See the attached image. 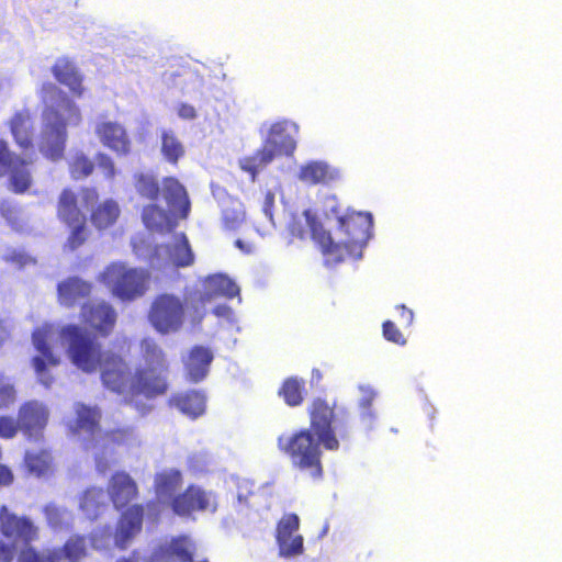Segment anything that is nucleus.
<instances>
[{"instance_id": "obj_1", "label": "nucleus", "mask_w": 562, "mask_h": 562, "mask_svg": "<svg viewBox=\"0 0 562 562\" xmlns=\"http://www.w3.org/2000/svg\"><path fill=\"white\" fill-rule=\"evenodd\" d=\"M310 427L294 431L290 436L278 437V448L289 457L292 465L307 473L314 480L324 474L322 446L336 451L340 447L339 437L346 438L348 429L336 414V404L317 396L307 406Z\"/></svg>"}, {"instance_id": "obj_2", "label": "nucleus", "mask_w": 562, "mask_h": 562, "mask_svg": "<svg viewBox=\"0 0 562 562\" xmlns=\"http://www.w3.org/2000/svg\"><path fill=\"white\" fill-rule=\"evenodd\" d=\"M59 336L68 344L67 355L71 362L87 373L100 370L105 389L116 394H128L132 370L125 358L113 351H102V346L78 325H66Z\"/></svg>"}, {"instance_id": "obj_3", "label": "nucleus", "mask_w": 562, "mask_h": 562, "mask_svg": "<svg viewBox=\"0 0 562 562\" xmlns=\"http://www.w3.org/2000/svg\"><path fill=\"white\" fill-rule=\"evenodd\" d=\"M41 99L44 109L41 114L38 150L46 159L58 161L65 156L67 127L81 122V112L75 101L52 82L42 85Z\"/></svg>"}, {"instance_id": "obj_4", "label": "nucleus", "mask_w": 562, "mask_h": 562, "mask_svg": "<svg viewBox=\"0 0 562 562\" xmlns=\"http://www.w3.org/2000/svg\"><path fill=\"white\" fill-rule=\"evenodd\" d=\"M106 491L115 509L125 508L119 518L114 533L115 546L123 550L142 531L145 508L142 504L128 506L138 496V486L125 471H116L111 475Z\"/></svg>"}, {"instance_id": "obj_5", "label": "nucleus", "mask_w": 562, "mask_h": 562, "mask_svg": "<svg viewBox=\"0 0 562 562\" xmlns=\"http://www.w3.org/2000/svg\"><path fill=\"white\" fill-rule=\"evenodd\" d=\"M140 363L136 367L130 389L131 400L144 396L153 400L168 391L167 356L154 338L145 337L139 342Z\"/></svg>"}, {"instance_id": "obj_6", "label": "nucleus", "mask_w": 562, "mask_h": 562, "mask_svg": "<svg viewBox=\"0 0 562 562\" xmlns=\"http://www.w3.org/2000/svg\"><path fill=\"white\" fill-rule=\"evenodd\" d=\"M0 532L11 540H0V562H12L16 554V542L29 548V544L38 539V528L26 516L11 513L5 505L0 506Z\"/></svg>"}, {"instance_id": "obj_7", "label": "nucleus", "mask_w": 562, "mask_h": 562, "mask_svg": "<svg viewBox=\"0 0 562 562\" xmlns=\"http://www.w3.org/2000/svg\"><path fill=\"white\" fill-rule=\"evenodd\" d=\"M186 319L183 300L172 293L157 294L148 308L147 321L160 335L179 331Z\"/></svg>"}, {"instance_id": "obj_8", "label": "nucleus", "mask_w": 562, "mask_h": 562, "mask_svg": "<svg viewBox=\"0 0 562 562\" xmlns=\"http://www.w3.org/2000/svg\"><path fill=\"white\" fill-rule=\"evenodd\" d=\"M101 278L115 296L132 301L146 292L149 276L145 271L126 268L121 263H111Z\"/></svg>"}, {"instance_id": "obj_9", "label": "nucleus", "mask_w": 562, "mask_h": 562, "mask_svg": "<svg viewBox=\"0 0 562 562\" xmlns=\"http://www.w3.org/2000/svg\"><path fill=\"white\" fill-rule=\"evenodd\" d=\"M30 156L22 157L12 151L4 139H0V178L8 177L10 190L16 194L26 192L32 186L29 166L33 164Z\"/></svg>"}, {"instance_id": "obj_10", "label": "nucleus", "mask_w": 562, "mask_h": 562, "mask_svg": "<svg viewBox=\"0 0 562 562\" xmlns=\"http://www.w3.org/2000/svg\"><path fill=\"white\" fill-rule=\"evenodd\" d=\"M88 555V544L85 536H70L61 548H55L42 553L33 547L21 550L16 562H81Z\"/></svg>"}, {"instance_id": "obj_11", "label": "nucleus", "mask_w": 562, "mask_h": 562, "mask_svg": "<svg viewBox=\"0 0 562 562\" xmlns=\"http://www.w3.org/2000/svg\"><path fill=\"white\" fill-rule=\"evenodd\" d=\"M340 246H366L373 235L371 213L348 211L337 217Z\"/></svg>"}, {"instance_id": "obj_12", "label": "nucleus", "mask_w": 562, "mask_h": 562, "mask_svg": "<svg viewBox=\"0 0 562 562\" xmlns=\"http://www.w3.org/2000/svg\"><path fill=\"white\" fill-rule=\"evenodd\" d=\"M170 508L175 515L189 518L194 513L217 510L216 494L196 484H189L181 493L171 498Z\"/></svg>"}, {"instance_id": "obj_13", "label": "nucleus", "mask_w": 562, "mask_h": 562, "mask_svg": "<svg viewBox=\"0 0 562 562\" xmlns=\"http://www.w3.org/2000/svg\"><path fill=\"white\" fill-rule=\"evenodd\" d=\"M55 330L52 325H43L36 328L32 334V340L35 349L41 353L32 359V364L38 381L46 387H49L55 378L49 368L59 366L60 359L54 355L49 340L54 337Z\"/></svg>"}, {"instance_id": "obj_14", "label": "nucleus", "mask_w": 562, "mask_h": 562, "mask_svg": "<svg viewBox=\"0 0 562 562\" xmlns=\"http://www.w3.org/2000/svg\"><path fill=\"white\" fill-rule=\"evenodd\" d=\"M116 312L104 301H89L81 306V323L101 337H108L114 330Z\"/></svg>"}, {"instance_id": "obj_15", "label": "nucleus", "mask_w": 562, "mask_h": 562, "mask_svg": "<svg viewBox=\"0 0 562 562\" xmlns=\"http://www.w3.org/2000/svg\"><path fill=\"white\" fill-rule=\"evenodd\" d=\"M299 527V516L293 513L283 515L278 521L276 540L280 555L290 558L303 553L304 540L301 535L296 533Z\"/></svg>"}, {"instance_id": "obj_16", "label": "nucleus", "mask_w": 562, "mask_h": 562, "mask_svg": "<svg viewBox=\"0 0 562 562\" xmlns=\"http://www.w3.org/2000/svg\"><path fill=\"white\" fill-rule=\"evenodd\" d=\"M48 411L46 406L36 401L31 400L24 402L18 411V423L20 430L29 439L42 436L48 423Z\"/></svg>"}, {"instance_id": "obj_17", "label": "nucleus", "mask_w": 562, "mask_h": 562, "mask_svg": "<svg viewBox=\"0 0 562 562\" xmlns=\"http://www.w3.org/2000/svg\"><path fill=\"white\" fill-rule=\"evenodd\" d=\"M94 132L101 144L116 156H128L132 153V139L125 127L119 122L101 121L97 123Z\"/></svg>"}, {"instance_id": "obj_18", "label": "nucleus", "mask_w": 562, "mask_h": 562, "mask_svg": "<svg viewBox=\"0 0 562 562\" xmlns=\"http://www.w3.org/2000/svg\"><path fill=\"white\" fill-rule=\"evenodd\" d=\"M162 198L168 210L179 220H187L191 212V201L186 187L173 176L161 180Z\"/></svg>"}, {"instance_id": "obj_19", "label": "nucleus", "mask_w": 562, "mask_h": 562, "mask_svg": "<svg viewBox=\"0 0 562 562\" xmlns=\"http://www.w3.org/2000/svg\"><path fill=\"white\" fill-rule=\"evenodd\" d=\"M50 71L58 83L68 88L72 97L81 98L83 95V76L70 57H58Z\"/></svg>"}, {"instance_id": "obj_20", "label": "nucleus", "mask_w": 562, "mask_h": 562, "mask_svg": "<svg viewBox=\"0 0 562 562\" xmlns=\"http://www.w3.org/2000/svg\"><path fill=\"white\" fill-rule=\"evenodd\" d=\"M239 286L227 276L217 273L203 279L202 291L196 301L204 305L216 297L234 299L239 296Z\"/></svg>"}, {"instance_id": "obj_21", "label": "nucleus", "mask_w": 562, "mask_h": 562, "mask_svg": "<svg viewBox=\"0 0 562 562\" xmlns=\"http://www.w3.org/2000/svg\"><path fill=\"white\" fill-rule=\"evenodd\" d=\"M339 178V170L324 160H310L300 167L297 173V179L307 186H327Z\"/></svg>"}, {"instance_id": "obj_22", "label": "nucleus", "mask_w": 562, "mask_h": 562, "mask_svg": "<svg viewBox=\"0 0 562 562\" xmlns=\"http://www.w3.org/2000/svg\"><path fill=\"white\" fill-rule=\"evenodd\" d=\"M195 546L186 537L171 539L166 547L158 548L150 557L149 562H169L176 558L179 562H210L207 559L194 561Z\"/></svg>"}, {"instance_id": "obj_23", "label": "nucleus", "mask_w": 562, "mask_h": 562, "mask_svg": "<svg viewBox=\"0 0 562 562\" xmlns=\"http://www.w3.org/2000/svg\"><path fill=\"white\" fill-rule=\"evenodd\" d=\"M9 128L16 146L26 155L34 153V123L27 111L15 112L9 122Z\"/></svg>"}, {"instance_id": "obj_24", "label": "nucleus", "mask_w": 562, "mask_h": 562, "mask_svg": "<svg viewBox=\"0 0 562 562\" xmlns=\"http://www.w3.org/2000/svg\"><path fill=\"white\" fill-rule=\"evenodd\" d=\"M213 352L210 348L193 346L184 361V370L189 381L198 383L205 379L213 361Z\"/></svg>"}, {"instance_id": "obj_25", "label": "nucleus", "mask_w": 562, "mask_h": 562, "mask_svg": "<svg viewBox=\"0 0 562 562\" xmlns=\"http://www.w3.org/2000/svg\"><path fill=\"white\" fill-rule=\"evenodd\" d=\"M178 217L170 211H166L157 204H147L142 211V221L145 227L158 234H168L175 231L178 225Z\"/></svg>"}, {"instance_id": "obj_26", "label": "nucleus", "mask_w": 562, "mask_h": 562, "mask_svg": "<svg viewBox=\"0 0 562 562\" xmlns=\"http://www.w3.org/2000/svg\"><path fill=\"white\" fill-rule=\"evenodd\" d=\"M183 484L182 472L178 469H165L155 474L154 491L157 498L161 502H168L175 497Z\"/></svg>"}, {"instance_id": "obj_27", "label": "nucleus", "mask_w": 562, "mask_h": 562, "mask_svg": "<svg viewBox=\"0 0 562 562\" xmlns=\"http://www.w3.org/2000/svg\"><path fill=\"white\" fill-rule=\"evenodd\" d=\"M168 404L179 409L183 415L194 419L204 414L206 397L200 391H187L171 395Z\"/></svg>"}, {"instance_id": "obj_28", "label": "nucleus", "mask_w": 562, "mask_h": 562, "mask_svg": "<svg viewBox=\"0 0 562 562\" xmlns=\"http://www.w3.org/2000/svg\"><path fill=\"white\" fill-rule=\"evenodd\" d=\"M121 216V207L116 200L109 198L98 203L90 211V222L100 233L113 227Z\"/></svg>"}, {"instance_id": "obj_29", "label": "nucleus", "mask_w": 562, "mask_h": 562, "mask_svg": "<svg viewBox=\"0 0 562 562\" xmlns=\"http://www.w3.org/2000/svg\"><path fill=\"white\" fill-rule=\"evenodd\" d=\"M76 418L69 428L72 434L86 431L93 435L100 428L101 411L97 406H89L83 403L75 405Z\"/></svg>"}, {"instance_id": "obj_30", "label": "nucleus", "mask_w": 562, "mask_h": 562, "mask_svg": "<svg viewBox=\"0 0 562 562\" xmlns=\"http://www.w3.org/2000/svg\"><path fill=\"white\" fill-rule=\"evenodd\" d=\"M91 284L79 278L72 277L58 283V300L65 306H74L75 303L88 297L91 293Z\"/></svg>"}, {"instance_id": "obj_31", "label": "nucleus", "mask_w": 562, "mask_h": 562, "mask_svg": "<svg viewBox=\"0 0 562 562\" xmlns=\"http://www.w3.org/2000/svg\"><path fill=\"white\" fill-rule=\"evenodd\" d=\"M56 216L64 225L86 216L79 207L78 194L71 188L61 190L56 204Z\"/></svg>"}, {"instance_id": "obj_32", "label": "nucleus", "mask_w": 562, "mask_h": 562, "mask_svg": "<svg viewBox=\"0 0 562 562\" xmlns=\"http://www.w3.org/2000/svg\"><path fill=\"white\" fill-rule=\"evenodd\" d=\"M101 439L102 443L100 446L97 443H91V446L87 445L86 449L99 448L102 452L108 450L113 452L116 447L127 446L135 439L134 428L117 427L110 429L103 432Z\"/></svg>"}, {"instance_id": "obj_33", "label": "nucleus", "mask_w": 562, "mask_h": 562, "mask_svg": "<svg viewBox=\"0 0 562 562\" xmlns=\"http://www.w3.org/2000/svg\"><path fill=\"white\" fill-rule=\"evenodd\" d=\"M278 395L290 407L302 405L306 395L305 380L297 376L284 379L278 390Z\"/></svg>"}, {"instance_id": "obj_34", "label": "nucleus", "mask_w": 562, "mask_h": 562, "mask_svg": "<svg viewBox=\"0 0 562 562\" xmlns=\"http://www.w3.org/2000/svg\"><path fill=\"white\" fill-rule=\"evenodd\" d=\"M303 215L308 226L311 238L317 246H340L338 240H334L331 233L311 210H305Z\"/></svg>"}, {"instance_id": "obj_35", "label": "nucleus", "mask_w": 562, "mask_h": 562, "mask_svg": "<svg viewBox=\"0 0 562 562\" xmlns=\"http://www.w3.org/2000/svg\"><path fill=\"white\" fill-rule=\"evenodd\" d=\"M161 154L171 165H177L184 156L186 148L179 137L172 131L161 133Z\"/></svg>"}, {"instance_id": "obj_36", "label": "nucleus", "mask_w": 562, "mask_h": 562, "mask_svg": "<svg viewBox=\"0 0 562 562\" xmlns=\"http://www.w3.org/2000/svg\"><path fill=\"white\" fill-rule=\"evenodd\" d=\"M136 192L143 199L157 201L160 194V186L156 177L147 172H136L133 176Z\"/></svg>"}, {"instance_id": "obj_37", "label": "nucleus", "mask_w": 562, "mask_h": 562, "mask_svg": "<svg viewBox=\"0 0 562 562\" xmlns=\"http://www.w3.org/2000/svg\"><path fill=\"white\" fill-rule=\"evenodd\" d=\"M67 229L66 246H82L91 240L92 229L87 224V217L65 224Z\"/></svg>"}, {"instance_id": "obj_38", "label": "nucleus", "mask_w": 562, "mask_h": 562, "mask_svg": "<svg viewBox=\"0 0 562 562\" xmlns=\"http://www.w3.org/2000/svg\"><path fill=\"white\" fill-rule=\"evenodd\" d=\"M24 463L27 471L35 476L46 475L50 470L52 458L45 450L26 452Z\"/></svg>"}, {"instance_id": "obj_39", "label": "nucleus", "mask_w": 562, "mask_h": 562, "mask_svg": "<svg viewBox=\"0 0 562 562\" xmlns=\"http://www.w3.org/2000/svg\"><path fill=\"white\" fill-rule=\"evenodd\" d=\"M68 169L74 180L86 179L92 175L94 162L85 153H76L68 162Z\"/></svg>"}, {"instance_id": "obj_40", "label": "nucleus", "mask_w": 562, "mask_h": 562, "mask_svg": "<svg viewBox=\"0 0 562 562\" xmlns=\"http://www.w3.org/2000/svg\"><path fill=\"white\" fill-rule=\"evenodd\" d=\"M18 401L15 384L3 373H0V411H7Z\"/></svg>"}, {"instance_id": "obj_41", "label": "nucleus", "mask_w": 562, "mask_h": 562, "mask_svg": "<svg viewBox=\"0 0 562 562\" xmlns=\"http://www.w3.org/2000/svg\"><path fill=\"white\" fill-rule=\"evenodd\" d=\"M223 225L227 231L237 229L245 220V213L239 206L238 209H224L222 211Z\"/></svg>"}, {"instance_id": "obj_42", "label": "nucleus", "mask_w": 562, "mask_h": 562, "mask_svg": "<svg viewBox=\"0 0 562 562\" xmlns=\"http://www.w3.org/2000/svg\"><path fill=\"white\" fill-rule=\"evenodd\" d=\"M20 431L18 418L10 415H0V438L13 439Z\"/></svg>"}, {"instance_id": "obj_43", "label": "nucleus", "mask_w": 562, "mask_h": 562, "mask_svg": "<svg viewBox=\"0 0 562 562\" xmlns=\"http://www.w3.org/2000/svg\"><path fill=\"white\" fill-rule=\"evenodd\" d=\"M254 155L257 158V161L259 162L261 169L266 168L270 162L273 161L276 156H278L277 146L272 144V142L269 139L263 144V146L259 149H257Z\"/></svg>"}, {"instance_id": "obj_44", "label": "nucleus", "mask_w": 562, "mask_h": 562, "mask_svg": "<svg viewBox=\"0 0 562 562\" xmlns=\"http://www.w3.org/2000/svg\"><path fill=\"white\" fill-rule=\"evenodd\" d=\"M101 490L89 488L85 491L80 497V508L86 512H95L99 507V498L101 496Z\"/></svg>"}, {"instance_id": "obj_45", "label": "nucleus", "mask_w": 562, "mask_h": 562, "mask_svg": "<svg viewBox=\"0 0 562 562\" xmlns=\"http://www.w3.org/2000/svg\"><path fill=\"white\" fill-rule=\"evenodd\" d=\"M383 337L393 344L404 346L406 344V339L401 330L396 327V325L392 321H385L382 324Z\"/></svg>"}, {"instance_id": "obj_46", "label": "nucleus", "mask_w": 562, "mask_h": 562, "mask_svg": "<svg viewBox=\"0 0 562 562\" xmlns=\"http://www.w3.org/2000/svg\"><path fill=\"white\" fill-rule=\"evenodd\" d=\"M94 158L104 178L114 179L116 170L113 159L108 154L101 151L97 153Z\"/></svg>"}, {"instance_id": "obj_47", "label": "nucleus", "mask_w": 562, "mask_h": 562, "mask_svg": "<svg viewBox=\"0 0 562 562\" xmlns=\"http://www.w3.org/2000/svg\"><path fill=\"white\" fill-rule=\"evenodd\" d=\"M270 140L277 146L278 154L280 155L291 156L295 151L296 142L290 135L280 136V139L273 137Z\"/></svg>"}, {"instance_id": "obj_48", "label": "nucleus", "mask_w": 562, "mask_h": 562, "mask_svg": "<svg viewBox=\"0 0 562 562\" xmlns=\"http://www.w3.org/2000/svg\"><path fill=\"white\" fill-rule=\"evenodd\" d=\"M347 248H322L324 265L335 267L345 259V250Z\"/></svg>"}, {"instance_id": "obj_49", "label": "nucleus", "mask_w": 562, "mask_h": 562, "mask_svg": "<svg viewBox=\"0 0 562 562\" xmlns=\"http://www.w3.org/2000/svg\"><path fill=\"white\" fill-rule=\"evenodd\" d=\"M238 165L243 171L247 172L250 176L251 181L255 182L258 172L261 170V167L257 161L256 156L254 154L251 156H246L239 159Z\"/></svg>"}, {"instance_id": "obj_50", "label": "nucleus", "mask_w": 562, "mask_h": 562, "mask_svg": "<svg viewBox=\"0 0 562 562\" xmlns=\"http://www.w3.org/2000/svg\"><path fill=\"white\" fill-rule=\"evenodd\" d=\"M43 513L49 526L57 527L64 521V512L60 507L55 504H47Z\"/></svg>"}, {"instance_id": "obj_51", "label": "nucleus", "mask_w": 562, "mask_h": 562, "mask_svg": "<svg viewBox=\"0 0 562 562\" xmlns=\"http://www.w3.org/2000/svg\"><path fill=\"white\" fill-rule=\"evenodd\" d=\"M360 390L362 392V397L360 398L359 406L362 409L368 411V415L371 416V407L375 400L376 393L371 386H361Z\"/></svg>"}, {"instance_id": "obj_52", "label": "nucleus", "mask_w": 562, "mask_h": 562, "mask_svg": "<svg viewBox=\"0 0 562 562\" xmlns=\"http://www.w3.org/2000/svg\"><path fill=\"white\" fill-rule=\"evenodd\" d=\"M192 248L186 247V248H175L176 252V265L178 267H186L190 266L193 262V254L191 251Z\"/></svg>"}, {"instance_id": "obj_53", "label": "nucleus", "mask_w": 562, "mask_h": 562, "mask_svg": "<svg viewBox=\"0 0 562 562\" xmlns=\"http://www.w3.org/2000/svg\"><path fill=\"white\" fill-rule=\"evenodd\" d=\"M0 212L2 216L12 225L15 226L18 224V215L16 210L11 206L8 202H2L0 205Z\"/></svg>"}, {"instance_id": "obj_54", "label": "nucleus", "mask_w": 562, "mask_h": 562, "mask_svg": "<svg viewBox=\"0 0 562 562\" xmlns=\"http://www.w3.org/2000/svg\"><path fill=\"white\" fill-rule=\"evenodd\" d=\"M288 229L292 237H295L300 240L304 239V237L306 235V229H305L304 225L299 220L291 221Z\"/></svg>"}, {"instance_id": "obj_55", "label": "nucleus", "mask_w": 562, "mask_h": 562, "mask_svg": "<svg viewBox=\"0 0 562 562\" xmlns=\"http://www.w3.org/2000/svg\"><path fill=\"white\" fill-rule=\"evenodd\" d=\"M80 194L85 204L97 203L99 200V192L93 187H83Z\"/></svg>"}, {"instance_id": "obj_56", "label": "nucleus", "mask_w": 562, "mask_h": 562, "mask_svg": "<svg viewBox=\"0 0 562 562\" xmlns=\"http://www.w3.org/2000/svg\"><path fill=\"white\" fill-rule=\"evenodd\" d=\"M178 115L183 120H193L196 117V111L193 105L181 103L178 106Z\"/></svg>"}, {"instance_id": "obj_57", "label": "nucleus", "mask_w": 562, "mask_h": 562, "mask_svg": "<svg viewBox=\"0 0 562 562\" xmlns=\"http://www.w3.org/2000/svg\"><path fill=\"white\" fill-rule=\"evenodd\" d=\"M13 479L12 471L7 465L0 463V487L9 486L12 484Z\"/></svg>"}, {"instance_id": "obj_58", "label": "nucleus", "mask_w": 562, "mask_h": 562, "mask_svg": "<svg viewBox=\"0 0 562 562\" xmlns=\"http://www.w3.org/2000/svg\"><path fill=\"white\" fill-rule=\"evenodd\" d=\"M396 308L400 311V317L405 326H411L414 319V313L407 308L404 304L397 305Z\"/></svg>"}, {"instance_id": "obj_59", "label": "nucleus", "mask_w": 562, "mask_h": 562, "mask_svg": "<svg viewBox=\"0 0 562 562\" xmlns=\"http://www.w3.org/2000/svg\"><path fill=\"white\" fill-rule=\"evenodd\" d=\"M274 204V194L271 191H267L263 202V212L269 217L272 218V209Z\"/></svg>"}, {"instance_id": "obj_60", "label": "nucleus", "mask_w": 562, "mask_h": 562, "mask_svg": "<svg viewBox=\"0 0 562 562\" xmlns=\"http://www.w3.org/2000/svg\"><path fill=\"white\" fill-rule=\"evenodd\" d=\"M255 493L251 491H248L246 494L238 492L237 495V504L238 507H243V505L248 506L249 505V498L254 497Z\"/></svg>"}, {"instance_id": "obj_61", "label": "nucleus", "mask_w": 562, "mask_h": 562, "mask_svg": "<svg viewBox=\"0 0 562 562\" xmlns=\"http://www.w3.org/2000/svg\"><path fill=\"white\" fill-rule=\"evenodd\" d=\"M95 467L99 472H105L110 468V463L101 454H95Z\"/></svg>"}, {"instance_id": "obj_62", "label": "nucleus", "mask_w": 562, "mask_h": 562, "mask_svg": "<svg viewBox=\"0 0 562 562\" xmlns=\"http://www.w3.org/2000/svg\"><path fill=\"white\" fill-rule=\"evenodd\" d=\"M138 561H139V554L135 550L128 557L120 558L116 562H138Z\"/></svg>"}, {"instance_id": "obj_63", "label": "nucleus", "mask_w": 562, "mask_h": 562, "mask_svg": "<svg viewBox=\"0 0 562 562\" xmlns=\"http://www.w3.org/2000/svg\"><path fill=\"white\" fill-rule=\"evenodd\" d=\"M173 246H181V247L189 246V240H188L187 236L183 233L179 234L176 237Z\"/></svg>"}, {"instance_id": "obj_64", "label": "nucleus", "mask_w": 562, "mask_h": 562, "mask_svg": "<svg viewBox=\"0 0 562 562\" xmlns=\"http://www.w3.org/2000/svg\"><path fill=\"white\" fill-rule=\"evenodd\" d=\"M9 331L7 328L0 324V347L8 340Z\"/></svg>"}]
</instances>
